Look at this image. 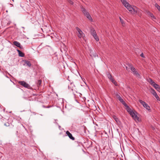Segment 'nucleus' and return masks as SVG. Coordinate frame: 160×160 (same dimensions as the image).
Returning <instances> with one entry per match:
<instances>
[{"instance_id":"30","label":"nucleus","mask_w":160,"mask_h":160,"mask_svg":"<svg viewBox=\"0 0 160 160\" xmlns=\"http://www.w3.org/2000/svg\"><path fill=\"white\" fill-rule=\"evenodd\" d=\"M41 82L42 81L41 80H38V81L37 84L38 86L41 85Z\"/></svg>"},{"instance_id":"13","label":"nucleus","mask_w":160,"mask_h":160,"mask_svg":"<svg viewBox=\"0 0 160 160\" xmlns=\"http://www.w3.org/2000/svg\"><path fill=\"white\" fill-rule=\"evenodd\" d=\"M158 92H160V87L158 85L156 84L153 87Z\"/></svg>"},{"instance_id":"7","label":"nucleus","mask_w":160,"mask_h":160,"mask_svg":"<svg viewBox=\"0 0 160 160\" xmlns=\"http://www.w3.org/2000/svg\"><path fill=\"white\" fill-rule=\"evenodd\" d=\"M130 114L134 120H137L138 121V120L139 118L137 116L135 112H134L132 111L131 112Z\"/></svg>"},{"instance_id":"37","label":"nucleus","mask_w":160,"mask_h":160,"mask_svg":"<svg viewBox=\"0 0 160 160\" xmlns=\"http://www.w3.org/2000/svg\"><path fill=\"white\" fill-rule=\"evenodd\" d=\"M73 94H74V96H75V97H76V94L74 93V92H73Z\"/></svg>"},{"instance_id":"27","label":"nucleus","mask_w":160,"mask_h":160,"mask_svg":"<svg viewBox=\"0 0 160 160\" xmlns=\"http://www.w3.org/2000/svg\"><path fill=\"white\" fill-rule=\"evenodd\" d=\"M155 6L158 10L160 11V6L157 3H156L155 4Z\"/></svg>"},{"instance_id":"33","label":"nucleus","mask_w":160,"mask_h":160,"mask_svg":"<svg viewBox=\"0 0 160 160\" xmlns=\"http://www.w3.org/2000/svg\"><path fill=\"white\" fill-rule=\"evenodd\" d=\"M68 1L69 3L72 5L73 4V1H72L71 0H68Z\"/></svg>"},{"instance_id":"1","label":"nucleus","mask_w":160,"mask_h":160,"mask_svg":"<svg viewBox=\"0 0 160 160\" xmlns=\"http://www.w3.org/2000/svg\"><path fill=\"white\" fill-rule=\"evenodd\" d=\"M82 11L85 16L88 19L91 21H93V19L91 17L88 12L83 7H81Z\"/></svg>"},{"instance_id":"35","label":"nucleus","mask_w":160,"mask_h":160,"mask_svg":"<svg viewBox=\"0 0 160 160\" xmlns=\"http://www.w3.org/2000/svg\"><path fill=\"white\" fill-rule=\"evenodd\" d=\"M20 48H22L23 47L22 46H21V45H20V47H18Z\"/></svg>"},{"instance_id":"34","label":"nucleus","mask_w":160,"mask_h":160,"mask_svg":"<svg viewBox=\"0 0 160 160\" xmlns=\"http://www.w3.org/2000/svg\"><path fill=\"white\" fill-rule=\"evenodd\" d=\"M140 56L142 57V58H144V56L143 55V53H142L140 54Z\"/></svg>"},{"instance_id":"25","label":"nucleus","mask_w":160,"mask_h":160,"mask_svg":"<svg viewBox=\"0 0 160 160\" xmlns=\"http://www.w3.org/2000/svg\"><path fill=\"white\" fill-rule=\"evenodd\" d=\"M90 56L92 57H98L97 54L95 52H94V53H92L90 55Z\"/></svg>"},{"instance_id":"29","label":"nucleus","mask_w":160,"mask_h":160,"mask_svg":"<svg viewBox=\"0 0 160 160\" xmlns=\"http://www.w3.org/2000/svg\"><path fill=\"white\" fill-rule=\"evenodd\" d=\"M112 81V82L115 85V86H117V83L115 81L114 79H112V81Z\"/></svg>"},{"instance_id":"23","label":"nucleus","mask_w":160,"mask_h":160,"mask_svg":"<svg viewBox=\"0 0 160 160\" xmlns=\"http://www.w3.org/2000/svg\"><path fill=\"white\" fill-rule=\"evenodd\" d=\"M93 36L96 41H99V39L98 37L97 36V34H96V35H95Z\"/></svg>"},{"instance_id":"17","label":"nucleus","mask_w":160,"mask_h":160,"mask_svg":"<svg viewBox=\"0 0 160 160\" xmlns=\"http://www.w3.org/2000/svg\"><path fill=\"white\" fill-rule=\"evenodd\" d=\"M107 76H108V78L111 81H112V79H114L112 77V75L110 74L109 73H108V74H107Z\"/></svg>"},{"instance_id":"3","label":"nucleus","mask_w":160,"mask_h":160,"mask_svg":"<svg viewBox=\"0 0 160 160\" xmlns=\"http://www.w3.org/2000/svg\"><path fill=\"white\" fill-rule=\"evenodd\" d=\"M128 66L130 68L132 71L133 72V73L134 75H135L138 77L140 78V75L138 73L136 70L133 67L132 65L129 64L128 65Z\"/></svg>"},{"instance_id":"36","label":"nucleus","mask_w":160,"mask_h":160,"mask_svg":"<svg viewBox=\"0 0 160 160\" xmlns=\"http://www.w3.org/2000/svg\"><path fill=\"white\" fill-rule=\"evenodd\" d=\"M126 69L128 70V67H127V66H126Z\"/></svg>"},{"instance_id":"26","label":"nucleus","mask_w":160,"mask_h":160,"mask_svg":"<svg viewBox=\"0 0 160 160\" xmlns=\"http://www.w3.org/2000/svg\"><path fill=\"white\" fill-rule=\"evenodd\" d=\"M5 110V108H4L3 107H2V106L0 105V112H2V111L4 112Z\"/></svg>"},{"instance_id":"4","label":"nucleus","mask_w":160,"mask_h":160,"mask_svg":"<svg viewBox=\"0 0 160 160\" xmlns=\"http://www.w3.org/2000/svg\"><path fill=\"white\" fill-rule=\"evenodd\" d=\"M76 29L77 31V33L78 37L80 38H83L85 36L84 34L81 30L78 27H76Z\"/></svg>"},{"instance_id":"15","label":"nucleus","mask_w":160,"mask_h":160,"mask_svg":"<svg viewBox=\"0 0 160 160\" xmlns=\"http://www.w3.org/2000/svg\"><path fill=\"white\" fill-rule=\"evenodd\" d=\"M63 46L64 47L62 48L61 49V51L62 52L64 53L66 52L67 49L66 46H64V45Z\"/></svg>"},{"instance_id":"22","label":"nucleus","mask_w":160,"mask_h":160,"mask_svg":"<svg viewBox=\"0 0 160 160\" xmlns=\"http://www.w3.org/2000/svg\"><path fill=\"white\" fill-rule=\"evenodd\" d=\"M139 102L140 103L143 105V106H144V105L146 104V103L145 102L143 101L142 100H139Z\"/></svg>"},{"instance_id":"5","label":"nucleus","mask_w":160,"mask_h":160,"mask_svg":"<svg viewBox=\"0 0 160 160\" xmlns=\"http://www.w3.org/2000/svg\"><path fill=\"white\" fill-rule=\"evenodd\" d=\"M141 11L140 9L138 8L136 6H133L132 7V11L131 13L132 14L138 13L139 15L141 14Z\"/></svg>"},{"instance_id":"10","label":"nucleus","mask_w":160,"mask_h":160,"mask_svg":"<svg viewBox=\"0 0 160 160\" xmlns=\"http://www.w3.org/2000/svg\"><path fill=\"white\" fill-rule=\"evenodd\" d=\"M90 32L92 36L96 35V34H97L95 30L93 28H91V29Z\"/></svg>"},{"instance_id":"11","label":"nucleus","mask_w":160,"mask_h":160,"mask_svg":"<svg viewBox=\"0 0 160 160\" xmlns=\"http://www.w3.org/2000/svg\"><path fill=\"white\" fill-rule=\"evenodd\" d=\"M17 51L19 55V56L21 57H23L24 56V54L21 51L17 49Z\"/></svg>"},{"instance_id":"18","label":"nucleus","mask_w":160,"mask_h":160,"mask_svg":"<svg viewBox=\"0 0 160 160\" xmlns=\"http://www.w3.org/2000/svg\"><path fill=\"white\" fill-rule=\"evenodd\" d=\"M143 107L146 108L148 110H149L150 109V107L147 103H146V104L144 105V106H143Z\"/></svg>"},{"instance_id":"19","label":"nucleus","mask_w":160,"mask_h":160,"mask_svg":"<svg viewBox=\"0 0 160 160\" xmlns=\"http://www.w3.org/2000/svg\"><path fill=\"white\" fill-rule=\"evenodd\" d=\"M25 63L26 64V65L28 66L29 67H31V64L30 62L28 61H25Z\"/></svg>"},{"instance_id":"24","label":"nucleus","mask_w":160,"mask_h":160,"mask_svg":"<svg viewBox=\"0 0 160 160\" xmlns=\"http://www.w3.org/2000/svg\"><path fill=\"white\" fill-rule=\"evenodd\" d=\"M148 14L151 18H152L153 19H155V17L154 16L153 14L149 12H148Z\"/></svg>"},{"instance_id":"20","label":"nucleus","mask_w":160,"mask_h":160,"mask_svg":"<svg viewBox=\"0 0 160 160\" xmlns=\"http://www.w3.org/2000/svg\"><path fill=\"white\" fill-rule=\"evenodd\" d=\"M127 108V111L130 114L132 111L131 109L127 105V106H125Z\"/></svg>"},{"instance_id":"28","label":"nucleus","mask_w":160,"mask_h":160,"mask_svg":"<svg viewBox=\"0 0 160 160\" xmlns=\"http://www.w3.org/2000/svg\"><path fill=\"white\" fill-rule=\"evenodd\" d=\"M115 96L116 97V98L119 100L120 99H121L122 98L118 94V93H117L115 94Z\"/></svg>"},{"instance_id":"6","label":"nucleus","mask_w":160,"mask_h":160,"mask_svg":"<svg viewBox=\"0 0 160 160\" xmlns=\"http://www.w3.org/2000/svg\"><path fill=\"white\" fill-rule=\"evenodd\" d=\"M18 83L21 85L23 86L24 87L28 88L30 89L31 88L28 83H26L24 81H19L18 82Z\"/></svg>"},{"instance_id":"9","label":"nucleus","mask_w":160,"mask_h":160,"mask_svg":"<svg viewBox=\"0 0 160 160\" xmlns=\"http://www.w3.org/2000/svg\"><path fill=\"white\" fill-rule=\"evenodd\" d=\"M66 133L70 139L72 140H75V138L72 136V134L69 131H67Z\"/></svg>"},{"instance_id":"31","label":"nucleus","mask_w":160,"mask_h":160,"mask_svg":"<svg viewBox=\"0 0 160 160\" xmlns=\"http://www.w3.org/2000/svg\"><path fill=\"white\" fill-rule=\"evenodd\" d=\"M4 125L6 126H9L10 125V124L8 122H6L4 124Z\"/></svg>"},{"instance_id":"16","label":"nucleus","mask_w":160,"mask_h":160,"mask_svg":"<svg viewBox=\"0 0 160 160\" xmlns=\"http://www.w3.org/2000/svg\"><path fill=\"white\" fill-rule=\"evenodd\" d=\"M119 100L125 106H127V105L122 98Z\"/></svg>"},{"instance_id":"32","label":"nucleus","mask_w":160,"mask_h":160,"mask_svg":"<svg viewBox=\"0 0 160 160\" xmlns=\"http://www.w3.org/2000/svg\"><path fill=\"white\" fill-rule=\"evenodd\" d=\"M120 20L122 24H124L123 20L120 17H119Z\"/></svg>"},{"instance_id":"14","label":"nucleus","mask_w":160,"mask_h":160,"mask_svg":"<svg viewBox=\"0 0 160 160\" xmlns=\"http://www.w3.org/2000/svg\"><path fill=\"white\" fill-rule=\"evenodd\" d=\"M13 44L17 46V47H20V45H21L20 43L17 41H14L13 42Z\"/></svg>"},{"instance_id":"8","label":"nucleus","mask_w":160,"mask_h":160,"mask_svg":"<svg viewBox=\"0 0 160 160\" xmlns=\"http://www.w3.org/2000/svg\"><path fill=\"white\" fill-rule=\"evenodd\" d=\"M151 93L153 95V96H154V97L156 98L157 100H158L159 99V98L155 90L152 88H151Z\"/></svg>"},{"instance_id":"12","label":"nucleus","mask_w":160,"mask_h":160,"mask_svg":"<svg viewBox=\"0 0 160 160\" xmlns=\"http://www.w3.org/2000/svg\"><path fill=\"white\" fill-rule=\"evenodd\" d=\"M113 118L118 124H119L120 122L116 116L113 115Z\"/></svg>"},{"instance_id":"2","label":"nucleus","mask_w":160,"mask_h":160,"mask_svg":"<svg viewBox=\"0 0 160 160\" xmlns=\"http://www.w3.org/2000/svg\"><path fill=\"white\" fill-rule=\"evenodd\" d=\"M124 6L130 12L132 11V7L126 0H120Z\"/></svg>"},{"instance_id":"21","label":"nucleus","mask_w":160,"mask_h":160,"mask_svg":"<svg viewBox=\"0 0 160 160\" xmlns=\"http://www.w3.org/2000/svg\"><path fill=\"white\" fill-rule=\"evenodd\" d=\"M150 84L152 85L153 87L154 86L157 84H156L155 83L153 82L151 79H150Z\"/></svg>"}]
</instances>
